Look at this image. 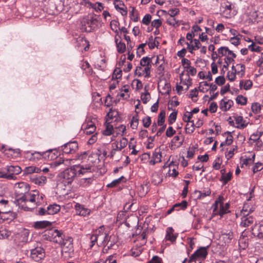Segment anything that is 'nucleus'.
Returning a JSON list of instances; mask_svg holds the SVG:
<instances>
[{"instance_id": "f257e3e1", "label": "nucleus", "mask_w": 263, "mask_h": 263, "mask_svg": "<svg viewBox=\"0 0 263 263\" xmlns=\"http://www.w3.org/2000/svg\"><path fill=\"white\" fill-rule=\"evenodd\" d=\"M44 237L45 239L60 245L65 252L73 248V239L66 236L61 230L51 229L46 232Z\"/></svg>"}, {"instance_id": "f03ea898", "label": "nucleus", "mask_w": 263, "mask_h": 263, "mask_svg": "<svg viewBox=\"0 0 263 263\" xmlns=\"http://www.w3.org/2000/svg\"><path fill=\"white\" fill-rule=\"evenodd\" d=\"M92 166L90 164L74 165L61 173L60 177L65 185L71 184L76 177L91 171Z\"/></svg>"}, {"instance_id": "7ed1b4c3", "label": "nucleus", "mask_w": 263, "mask_h": 263, "mask_svg": "<svg viewBox=\"0 0 263 263\" xmlns=\"http://www.w3.org/2000/svg\"><path fill=\"white\" fill-rule=\"evenodd\" d=\"M44 195L40 194L37 191H33L32 193H27L24 196L18 198L17 201L21 202H24L22 205L25 210H32L38 205L41 201L43 200Z\"/></svg>"}, {"instance_id": "20e7f679", "label": "nucleus", "mask_w": 263, "mask_h": 263, "mask_svg": "<svg viewBox=\"0 0 263 263\" xmlns=\"http://www.w3.org/2000/svg\"><path fill=\"white\" fill-rule=\"evenodd\" d=\"M98 23V19L93 14H88L82 18L81 28L83 31L90 32L97 28Z\"/></svg>"}, {"instance_id": "39448f33", "label": "nucleus", "mask_w": 263, "mask_h": 263, "mask_svg": "<svg viewBox=\"0 0 263 263\" xmlns=\"http://www.w3.org/2000/svg\"><path fill=\"white\" fill-rule=\"evenodd\" d=\"M220 12L226 18H231L236 14L232 4L229 2H224L221 5Z\"/></svg>"}, {"instance_id": "423d86ee", "label": "nucleus", "mask_w": 263, "mask_h": 263, "mask_svg": "<svg viewBox=\"0 0 263 263\" xmlns=\"http://www.w3.org/2000/svg\"><path fill=\"white\" fill-rule=\"evenodd\" d=\"M45 252L42 247H36L31 250L30 257L34 261L39 262L44 259Z\"/></svg>"}, {"instance_id": "0eeeda50", "label": "nucleus", "mask_w": 263, "mask_h": 263, "mask_svg": "<svg viewBox=\"0 0 263 263\" xmlns=\"http://www.w3.org/2000/svg\"><path fill=\"white\" fill-rule=\"evenodd\" d=\"M14 189L15 193L21 197L29 192L30 186L26 182H21L15 184Z\"/></svg>"}, {"instance_id": "6e6552de", "label": "nucleus", "mask_w": 263, "mask_h": 263, "mask_svg": "<svg viewBox=\"0 0 263 263\" xmlns=\"http://www.w3.org/2000/svg\"><path fill=\"white\" fill-rule=\"evenodd\" d=\"M222 199L223 197L219 196L218 200L215 201L214 204V206H215L214 211H215L218 208V206H219V214L220 216H222L229 212L228 209L230 206L228 203H226L225 204H223V203L222 202Z\"/></svg>"}, {"instance_id": "1a4fd4ad", "label": "nucleus", "mask_w": 263, "mask_h": 263, "mask_svg": "<svg viewBox=\"0 0 263 263\" xmlns=\"http://www.w3.org/2000/svg\"><path fill=\"white\" fill-rule=\"evenodd\" d=\"M208 255L207 248L200 247L190 257L189 261H195L197 259H204Z\"/></svg>"}, {"instance_id": "9d476101", "label": "nucleus", "mask_w": 263, "mask_h": 263, "mask_svg": "<svg viewBox=\"0 0 263 263\" xmlns=\"http://www.w3.org/2000/svg\"><path fill=\"white\" fill-rule=\"evenodd\" d=\"M63 153L69 154L75 153L78 149V144L77 141L69 142L62 147Z\"/></svg>"}, {"instance_id": "9b49d317", "label": "nucleus", "mask_w": 263, "mask_h": 263, "mask_svg": "<svg viewBox=\"0 0 263 263\" xmlns=\"http://www.w3.org/2000/svg\"><path fill=\"white\" fill-rule=\"evenodd\" d=\"M29 231L25 229H22L15 234V240L17 241L18 243L23 244L28 241L29 236Z\"/></svg>"}, {"instance_id": "f8f14e48", "label": "nucleus", "mask_w": 263, "mask_h": 263, "mask_svg": "<svg viewBox=\"0 0 263 263\" xmlns=\"http://www.w3.org/2000/svg\"><path fill=\"white\" fill-rule=\"evenodd\" d=\"M145 154L148 155L149 158H151L149 163L152 165L161 162L162 154L159 148L155 149L151 157L149 153H145Z\"/></svg>"}, {"instance_id": "ddd939ff", "label": "nucleus", "mask_w": 263, "mask_h": 263, "mask_svg": "<svg viewBox=\"0 0 263 263\" xmlns=\"http://www.w3.org/2000/svg\"><path fill=\"white\" fill-rule=\"evenodd\" d=\"M108 238V233L105 235H102L98 237L95 236H91L90 237V247L92 248L96 243H97L98 246H104L106 239Z\"/></svg>"}, {"instance_id": "4468645a", "label": "nucleus", "mask_w": 263, "mask_h": 263, "mask_svg": "<svg viewBox=\"0 0 263 263\" xmlns=\"http://www.w3.org/2000/svg\"><path fill=\"white\" fill-rule=\"evenodd\" d=\"M74 209L77 215L84 217L89 215L90 213V210L79 203H77L75 204Z\"/></svg>"}, {"instance_id": "2eb2a0df", "label": "nucleus", "mask_w": 263, "mask_h": 263, "mask_svg": "<svg viewBox=\"0 0 263 263\" xmlns=\"http://www.w3.org/2000/svg\"><path fill=\"white\" fill-rule=\"evenodd\" d=\"M237 217H240L241 222L240 226L242 227H248L252 225L254 221V218L250 215H238Z\"/></svg>"}, {"instance_id": "dca6fc26", "label": "nucleus", "mask_w": 263, "mask_h": 263, "mask_svg": "<svg viewBox=\"0 0 263 263\" xmlns=\"http://www.w3.org/2000/svg\"><path fill=\"white\" fill-rule=\"evenodd\" d=\"M128 144V140L126 138H121L111 143V147H115L116 149L121 151Z\"/></svg>"}, {"instance_id": "f3484780", "label": "nucleus", "mask_w": 263, "mask_h": 263, "mask_svg": "<svg viewBox=\"0 0 263 263\" xmlns=\"http://www.w3.org/2000/svg\"><path fill=\"white\" fill-rule=\"evenodd\" d=\"M6 169L8 175L12 176L13 179L11 180H14L16 178L15 175L19 174L21 171V168L18 165H9L7 166Z\"/></svg>"}, {"instance_id": "a211bd4d", "label": "nucleus", "mask_w": 263, "mask_h": 263, "mask_svg": "<svg viewBox=\"0 0 263 263\" xmlns=\"http://www.w3.org/2000/svg\"><path fill=\"white\" fill-rule=\"evenodd\" d=\"M26 155L28 159L31 161L35 162L41 159L42 158H44V152H34L33 153L27 152Z\"/></svg>"}, {"instance_id": "6ab92c4d", "label": "nucleus", "mask_w": 263, "mask_h": 263, "mask_svg": "<svg viewBox=\"0 0 263 263\" xmlns=\"http://www.w3.org/2000/svg\"><path fill=\"white\" fill-rule=\"evenodd\" d=\"M233 118L235 121V123L237 124L235 127L239 129H243L245 128L248 123L246 122L243 118V117L241 116H239L238 115H235L233 116Z\"/></svg>"}, {"instance_id": "aec40b11", "label": "nucleus", "mask_w": 263, "mask_h": 263, "mask_svg": "<svg viewBox=\"0 0 263 263\" xmlns=\"http://www.w3.org/2000/svg\"><path fill=\"white\" fill-rule=\"evenodd\" d=\"M146 68L142 66H138L136 67L135 70V75L141 77L144 76L145 78H149L150 77L151 69H148L147 72L146 70Z\"/></svg>"}, {"instance_id": "412c9836", "label": "nucleus", "mask_w": 263, "mask_h": 263, "mask_svg": "<svg viewBox=\"0 0 263 263\" xmlns=\"http://www.w3.org/2000/svg\"><path fill=\"white\" fill-rule=\"evenodd\" d=\"M186 44L187 48L191 53H193L194 50L200 49L201 45L199 40L197 39H194L193 41H191L190 43H187Z\"/></svg>"}, {"instance_id": "4be33fe9", "label": "nucleus", "mask_w": 263, "mask_h": 263, "mask_svg": "<svg viewBox=\"0 0 263 263\" xmlns=\"http://www.w3.org/2000/svg\"><path fill=\"white\" fill-rule=\"evenodd\" d=\"M116 9L123 16H126L127 10L126 7L123 2L120 0L118 1L114 4Z\"/></svg>"}, {"instance_id": "5701e85b", "label": "nucleus", "mask_w": 263, "mask_h": 263, "mask_svg": "<svg viewBox=\"0 0 263 263\" xmlns=\"http://www.w3.org/2000/svg\"><path fill=\"white\" fill-rule=\"evenodd\" d=\"M10 209L8 205V201L7 200H1L0 201V214L7 215L10 213Z\"/></svg>"}, {"instance_id": "b1692460", "label": "nucleus", "mask_w": 263, "mask_h": 263, "mask_svg": "<svg viewBox=\"0 0 263 263\" xmlns=\"http://www.w3.org/2000/svg\"><path fill=\"white\" fill-rule=\"evenodd\" d=\"M233 105V102L231 100L222 99L219 104V107L222 111H226L229 110Z\"/></svg>"}, {"instance_id": "393cba45", "label": "nucleus", "mask_w": 263, "mask_h": 263, "mask_svg": "<svg viewBox=\"0 0 263 263\" xmlns=\"http://www.w3.org/2000/svg\"><path fill=\"white\" fill-rule=\"evenodd\" d=\"M152 59L148 58L147 57H143L140 60V66H142L144 67H145L146 70L147 72L148 70V69H151L152 68Z\"/></svg>"}, {"instance_id": "a878e982", "label": "nucleus", "mask_w": 263, "mask_h": 263, "mask_svg": "<svg viewBox=\"0 0 263 263\" xmlns=\"http://www.w3.org/2000/svg\"><path fill=\"white\" fill-rule=\"evenodd\" d=\"M117 242V237L115 235H108V238L106 239L104 246H107L108 248H111Z\"/></svg>"}, {"instance_id": "bb28decb", "label": "nucleus", "mask_w": 263, "mask_h": 263, "mask_svg": "<svg viewBox=\"0 0 263 263\" xmlns=\"http://www.w3.org/2000/svg\"><path fill=\"white\" fill-rule=\"evenodd\" d=\"M60 206L57 204L49 205L47 208V215H54L59 212L60 210Z\"/></svg>"}, {"instance_id": "cd10ccee", "label": "nucleus", "mask_w": 263, "mask_h": 263, "mask_svg": "<svg viewBox=\"0 0 263 263\" xmlns=\"http://www.w3.org/2000/svg\"><path fill=\"white\" fill-rule=\"evenodd\" d=\"M177 236L174 234V230L172 227H168L166 229L165 239L172 242L175 241Z\"/></svg>"}, {"instance_id": "c85d7f7f", "label": "nucleus", "mask_w": 263, "mask_h": 263, "mask_svg": "<svg viewBox=\"0 0 263 263\" xmlns=\"http://www.w3.org/2000/svg\"><path fill=\"white\" fill-rule=\"evenodd\" d=\"M118 96L122 98L123 99H128L129 98V87L128 86H124L121 89L120 92L118 95Z\"/></svg>"}, {"instance_id": "c756f323", "label": "nucleus", "mask_w": 263, "mask_h": 263, "mask_svg": "<svg viewBox=\"0 0 263 263\" xmlns=\"http://www.w3.org/2000/svg\"><path fill=\"white\" fill-rule=\"evenodd\" d=\"M71 160L64 159L62 158H59L58 160L53 161L51 163V165L52 167H57L62 164L68 165Z\"/></svg>"}, {"instance_id": "7c9ffc66", "label": "nucleus", "mask_w": 263, "mask_h": 263, "mask_svg": "<svg viewBox=\"0 0 263 263\" xmlns=\"http://www.w3.org/2000/svg\"><path fill=\"white\" fill-rule=\"evenodd\" d=\"M253 211V210L252 208H249V205L248 203H245L240 213H236V216H238V215H249Z\"/></svg>"}, {"instance_id": "2f4dec72", "label": "nucleus", "mask_w": 263, "mask_h": 263, "mask_svg": "<svg viewBox=\"0 0 263 263\" xmlns=\"http://www.w3.org/2000/svg\"><path fill=\"white\" fill-rule=\"evenodd\" d=\"M51 225L49 221H39L35 222L34 227L36 229H43Z\"/></svg>"}, {"instance_id": "473e14b6", "label": "nucleus", "mask_w": 263, "mask_h": 263, "mask_svg": "<svg viewBox=\"0 0 263 263\" xmlns=\"http://www.w3.org/2000/svg\"><path fill=\"white\" fill-rule=\"evenodd\" d=\"M115 42L117 46V51L119 53H123L125 51L126 46L125 44L121 41L118 42V39L117 35L115 38Z\"/></svg>"}, {"instance_id": "72a5a7b5", "label": "nucleus", "mask_w": 263, "mask_h": 263, "mask_svg": "<svg viewBox=\"0 0 263 263\" xmlns=\"http://www.w3.org/2000/svg\"><path fill=\"white\" fill-rule=\"evenodd\" d=\"M106 125V128L104 130L103 132V137L102 138L103 139L106 136H110L114 133V128L112 125L110 124V122H107Z\"/></svg>"}, {"instance_id": "f704fd0d", "label": "nucleus", "mask_w": 263, "mask_h": 263, "mask_svg": "<svg viewBox=\"0 0 263 263\" xmlns=\"http://www.w3.org/2000/svg\"><path fill=\"white\" fill-rule=\"evenodd\" d=\"M211 190L209 189H205L203 191H196L195 194L197 195V198L201 199L211 194Z\"/></svg>"}, {"instance_id": "c9c22d12", "label": "nucleus", "mask_w": 263, "mask_h": 263, "mask_svg": "<svg viewBox=\"0 0 263 263\" xmlns=\"http://www.w3.org/2000/svg\"><path fill=\"white\" fill-rule=\"evenodd\" d=\"M11 235V232L7 230L6 227H2L0 228V239L8 238Z\"/></svg>"}, {"instance_id": "e433bc0d", "label": "nucleus", "mask_w": 263, "mask_h": 263, "mask_svg": "<svg viewBox=\"0 0 263 263\" xmlns=\"http://www.w3.org/2000/svg\"><path fill=\"white\" fill-rule=\"evenodd\" d=\"M57 157V155L55 154V153H53V151L51 149H49L44 152V158L45 159L51 160L54 159Z\"/></svg>"}, {"instance_id": "4c0bfd02", "label": "nucleus", "mask_w": 263, "mask_h": 263, "mask_svg": "<svg viewBox=\"0 0 263 263\" xmlns=\"http://www.w3.org/2000/svg\"><path fill=\"white\" fill-rule=\"evenodd\" d=\"M118 115V112L116 110L110 108L106 116V122H110V120L117 118Z\"/></svg>"}, {"instance_id": "58836bf2", "label": "nucleus", "mask_w": 263, "mask_h": 263, "mask_svg": "<svg viewBox=\"0 0 263 263\" xmlns=\"http://www.w3.org/2000/svg\"><path fill=\"white\" fill-rule=\"evenodd\" d=\"M107 231L105 230V228L104 226H100L98 229L93 231V234L91 236H95L98 237L102 235H105L107 233Z\"/></svg>"}, {"instance_id": "ea45409f", "label": "nucleus", "mask_w": 263, "mask_h": 263, "mask_svg": "<svg viewBox=\"0 0 263 263\" xmlns=\"http://www.w3.org/2000/svg\"><path fill=\"white\" fill-rule=\"evenodd\" d=\"M232 173L229 172L224 175V176H221L219 180L222 182L223 185L226 184L229 181L232 179Z\"/></svg>"}, {"instance_id": "a19ab883", "label": "nucleus", "mask_w": 263, "mask_h": 263, "mask_svg": "<svg viewBox=\"0 0 263 263\" xmlns=\"http://www.w3.org/2000/svg\"><path fill=\"white\" fill-rule=\"evenodd\" d=\"M86 3H87L90 5V6L95 10V11L100 12L101 11L104 7L103 6V4L101 3L100 2H97L95 4H92L91 3L89 2L88 1H85Z\"/></svg>"}, {"instance_id": "79ce46f5", "label": "nucleus", "mask_w": 263, "mask_h": 263, "mask_svg": "<svg viewBox=\"0 0 263 263\" xmlns=\"http://www.w3.org/2000/svg\"><path fill=\"white\" fill-rule=\"evenodd\" d=\"M46 181V177L43 176H41L33 179V182L34 183L41 186L44 185Z\"/></svg>"}, {"instance_id": "37998d69", "label": "nucleus", "mask_w": 263, "mask_h": 263, "mask_svg": "<svg viewBox=\"0 0 263 263\" xmlns=\"http://www.w3.org/2000/svg\"><path fill=\"white\" fill-rule=\"evenodd\" d=\"M166 23L174 27H178L180 24L178 20H177L175 17L172 16H168L167 18Z\"/></svg>"}, {"instance_id": "c03bdc74", "label": "nucleus", "mask_w": 263, "mask_h": 263, "mask_svg": "<svg viewBox=\"0 0 263 263\" xmlns=\"http://www.w3.org/2000/svg\"><path fill=\"white\" fill-rule=\"evenodd\" d=\"M210 84L205 81L200 82L199 86V90L203 93L208 92L209 90Z\"/></svg>"}, {"instance_id": "a18cd8bd", "label": "nucleus", "mask_w": 263, "mask_h": 263, "mask_svg": "<svg viewBox=\"0 0 263 263\" xmlns=\"http://www.w3.org/2000/svg\"><path fill=\"white\" fill-rule=\"evenodd\" d=\"M223 136L226 137L224 143L227 145L231 144L233 141V137L230 132H226L223 134Z\"/></svg>"}, {"instance_id": "49530a36", "label": "nucleus", "mask_w": 263, "mask_h": 263, "mask_svg": "<svg viewBox=\"0 0 263 263\" xmlns=\"http://www.w3.org/2000/svg\"><path fill=\"white\" fill-rule=\"evenodd\" d=\"M24 171L26 174L39 173L41 172V170L38 167L31 166L26 167Z\"/></svg>"}, {"instance_id": "de8ad7c7", "label": "nucleus", "mask_w": 263, "mask_h": 263, "mask_svg": "<svg viewBox=\"0 0 263 263\" xmlns=\"http://www.w3.org/2000/svg\"><path fill=\"white\" fill-rule=\"evenodd\" d=\"M185 132L187 134H192L195 130V124L193 121L187 122L185 126Z\"/></svg>"}, {"instance_id": "09e8293b", "label": "nucleus", "mask_w": 263, "mask_h": 263, "mask_svg": "<svg viewBox=\"0 0 263 263\" xmlns=\"http://www.w3.org/2000/svg\"><path fill=\"white\" fill-rule=\"evenodd\" d=\"M139 123V117L137 113L136 112V115H134L130 122V127L133 129H136L138 127Z\"/></svg>"}, {"instance_id": "8fccbe9b", "label": "nucleus", "mask_w": 263, "mask_h": 263, "mask_svg": "<svg viewBox=\"0 0 263 263\" xmlns=\"http://www.w3.org/2000/svg\"><path fill=\"white\" fill-rule=\"evenodd\" d=\"M183 77L184 75L183 73H182L180 77L181 83L184 85H187V87L191 85V84H192V79L190 78L189 76H185L186 78H185L184 80L183 79Z\"/></svg>"}, {"instance_id": "3c124183", "label": "nucleus", "mask_w": 263, "mask_h": 263, "mask_svg": "<svg viewBox=\"0 0 263 263\" xmlns=\"http://www.w3.org/2000/svg\"><path fill=\"white\" fill-rule=\"evenodd\" d=\"M165 117V112L164 110H161L158 116V125L162 126L164 123Z\"/></svg>"}, {"instance_id": "603ef678", "label": "nucleus", "mask_w": 263, "mask_h": 263, "mask_svg": "<svg viewBox=\"0 0 263 263\" xmlns=\"http://www.w3.org/2000/svg\"><path fill=\"white\" fill-rule=\"evenodd\" d=\"M171 142L177 147L180 146L183 143V140L180 139V136L177 135L175 136L172 140Z\"/></svg>"}, {"instance_id": "864d4df0", "label": "nucleus", "mask_w": 263, "mask_h": 263, "mask_svg": "<svg viewBox=\"0 0 263 263\" xmlns=\"http://www.w3.org/2000/svg\"><path fill=\"white\" fill-rule=\"evenodd\" d=\"M228 49L229 48L227 47H221L218 49L217 53L216 55L219 57L226 56L228 51Z\"/></svg>"}, {"instance_id": "5fc2aeb1", "label": "nucleus", "mask_w": 263, "mask_h": 263, "mask_svg": "<svg viewBox=\"0 0 263 263\" xmlns=\"http://www.w3.org/2000/svg\"><path fill=\"white\" fill-rule=\"evenodd\" d=\"M236 103L241 105H245L247 104V99L242 95H238L236 99Z\"/></svg>"}, {"instance_id": "6e6d98bb", "label": "nucleus", "mask_w": 263, "mask_h": 263, "mask_svg": "<svg viewBox=\"0 0 263 263\" xmlns=\"http://www.w3.org/2000/svg\"><path fill=\"white\" fill-rule=\"evenodd\" d=\"M254 234L256 235L258 238L263 239V224H260L257 227V231L256 232L253 233Z\"/></svg>"}, {"instance_id": "4d7b16f0", "label": "nucleus", "mask_w": 263, "mask_h": 263, "mask_svg": "<svg viewBox=\"0 0 263 263\" xmlns=\"http://www.w3.org/2000/svg\"><path fill=\"white\" fill-rule=\"evenodd\" d=\"M96 130V126L94 124L90 123L87 124V127L85 129V133L86 134H91Z\"/></svg>"}, {"instance_id": "13d9d810", "label": "nucleus", "mask_w": 263, "mask_h": 263, "mask_svg": "<svg viewBox=\"0 0 263 263\" xmlns=\"http://www.w3.org/2000/svg\"><path fill=\"white\" fill-rule=\"evenodd\" d=\"M261 107V105L258 103H253L251 106V109L252 111L256 114L260 112Z\"/></svg>"}, {"instance_id": "bf43d9fd", "label": "nucleus", "mask_w": 263, "mask_h": 263, "mask_svg": "<svg viewBox=\"0 0 263 263\" xmlns=\"http://www.w3.org/2000/svg\"><path fill=\"white\" fill-rule=\"evenodd\" d=\"M119 24V22L116 20H112L110 23V26L111 30L116 33L117 35L118 34L117 28Z\"/></svg>"}, {"instance_id": "052dcab7", "label": "nucleus", "mask_w": 263, "mask_h": 263, "mask_svg": "<svg viewBox=\"0 0 263 263\" xmlns=\"http://www.w3.org/2000/svg\"><path fill=\"white\" fill-rule=\"evenodd\" d=\"M236 67L238 69L236 73L242 77L245 74V66L243 64H239L236 65Z\"/></svg>"}, {"instance_id": "680f3d73", "label": "nucleus", "mask_w": 263, "mask_h": 263, "mask_svg": "<svg viewBox=\"0 0 263 263\" xmlns=\"http://www.w3.org/2000/svg\"><path fill=\"white\" fill-rule=\"evenodd\" d=\"M93 179L91 178H83L81 180V183L84 186H88L92 183Z\"/></svg>"}, {"instance_id": "e2e57ef3", "label": "nucleus", "mask_w": 263, "mask_h": 263, "mask_svg": "<svg viewBox=\"0 0 263 263\" xmlns=\"http://www.w3.org/2000/svg\"><path fill=\"white\" fill-rule=\"evenodd\" d=\"M263 168V164L260 162L256 163L252 167L253 173L261 171Z\"/></svg>"}, {"instance_id": "0e129e2a", "label": "nucleus", "mask_w": 263, "mask_h": 263, "mask_svg": "<svg viewBox=\"0 0 263 263\" xmlns=\"http://www.w3.org/2000/svg\"><path fill=\"white\" fill-rule=\"evenodd\" d=\"M143 126L148 128L151 124V118L149 116H146L142 119Z\"/></svg>"}, {"instance_id": "69168bd1", "label": "nucleus", "mask_w": 263, "mask_h": 263, "mask_svg": "<svg viewBox=\"0 0 263 263\" xmlns=\"http://www.w3.org/2000/svg\"><path fill=\"white\" fill-rule=\"evenodd\" d=\"M177 115V112L176 111H174L170 115L168 119V122L170 124H172L175 122L176 120Z\"/></svg>"}, {"instance_id": "338daca9", "label": "nucleus", "mask_w": 263, "mask_h": 263, "mask_svg": "<svg viewBox=\"0 0 263 263\" xmlns=\"http://www.w3.org/2000/svg\"><path fill=\"white\" fill-rule=\"evenodd\" d=\"M152 20V16L149 14H146L145 15L142 20V23L148 25L151 23Z\"/></svg>"}, {"instance_id": "774afa93", "label": "nucleus", "mask_w": 263, "mask_h": 263, "mask_svg": "<svg viewBox=\"0 0 263 263\" xmlns=\"http://www.w3.org/2000/svg\"><path fill=\"white\" fill-rule=\"evenodd\" d=\"M147 263H163L161 258L158 256H154L151 260Z\"/></svg>"}]
</instances>
